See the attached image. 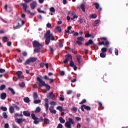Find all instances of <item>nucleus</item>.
Here are the masks:
<instances>
[{
  "label": "nucleus",
  "mask_w": 128,
  "mask_h": 128,
  "mask_svg": "<svg viewBox=\"0 0 128 128\" xmlns=\"http://www.w3.org/2000/svg\"><path fill=\"white\" fill-rule=\"evenodd\" d=\"M44 38H45V44L48 45L50 44L51 40H54V37L52 34L50 33V30H48L46 32L45 34H44Z\"/></svg>",
  "instance_id": "nucleus-1"
},
{
  "label": "nucleus",
  "mask_w": 128,
  "mask_h": 128,
  "mask_svg": "<svg viewBox=\"0 0 128 128\" xmlns=\"http://www.w3.org/2000/svg\"><path fill=\"white\" fill-rule=\"evenodd\" d=\"M31 116L32 120H34V124H38L40 122H42V120H44L42 116H40V118H38L36 116V114H31Z\"/></svg>",
  "instance_id": "nucleus-2"
},
{
  "label": "nucleus",
  "mask_w": 128,
  "mask_h": 128,
  "mask_svg": "<svg viewBox=\"0 0 128 128\" xmlns=\"http://www.w3.org/2000/svg\"><path fill=\"white\" fill-rule=\"evenodd\" d=\"M72 124H74V120L72 118H68V121L65 123V126L66 128H72Z\"/></svg>",
  "instance_id": "nucleus-3"
},
{
  "label": "nucleus",
  "mask_w": 128,
  "mask_h": 128,
  "mask_svg": "<svg viewBox=\"0 0 128 128\" xmlns=\"http://www.w3.org/2000/svg\"><path fill=\"white\" fill-rule=\"evenodd\" d=\"M21 6H22L24 12H26L28 14H30V16H34V13L31 12L30 10H28V5L26 4H21Z\"/></svg>",
  "instance_id": "nucleus-4"
},
{
  "label": "nucleus",
  "mask_w": 128,
  "mask_h": 128,
  "mask_svg": "<svg viewBox=\"0 0 128 128\" xmlns=\"http://www.w3.org/2000/svg\"><path fill=\"white\" fill-rule=\"evenodd\" d=\"M36 80L38 82V86L40 88H42V86H44L46 84V82L42 80L40 77L36 78Z\"/></svg>",
  "instance_id": "nucleus-5"
},
{
  "label": "nucleus",
  "mask_w": 128,
  "mask_h": 128,
  "mask_svg": "<svg viewBox=\"0 0 128 128\" xmlns=\"http://www.w3.org/2000/svg\"><path fill=\"white\" fill-rule=\"evenodd\" d=\"M38 58L36 57H32L30 58L29 59H28L24 63V64L25 66H26V64H30V62H36V60Z\"/></svg>",
  "instance_id": "nucleus-6"
},
{
  "label": "nucleus",
  "mask_w": 128,
  "mask_h": 128,
  "mask_svg": "<svg viewBox=\"0 0 128 128\" xmlns=\"http://www.w3.org/2000/svg\"><path fill=\"white\" fill-rule=\"evenodd\" d=\"M72 56L70 54H68L65 56V60L64 61V63L66 64H68V62L72 61Z\"/></svg>",
  "instance_id": "nucleus-7"
},
{
  "label": "nucleus",
  "mask_w": 128,
  "mask_h": 128,
  "mask_svg": "<svg viewBox=\"0 0 128 128\" xmlns=\"http://www.w3.org/2000/svg\"><path fill=\"white\" fill-rule=\"evenodd\" d=\"M84 40V38L82 36H78L77 38V41L76 42V44L79 46L82 44V42Z\"/></svg>",
  "instance_id": "nucleus-8"
},
{
  "label": "nucleus",
  "mask_w": 128,
  "mask_h": 128,
  "mask_svg": "<svg viewBox=\"0 0 128 128\" xmlns=\"http://www.w3.org/2000/svg\"><path fill=\"white\" fill-rule=\"evenodd\" d=\"M32 44L34 48H40V46H42V44L36 40L33 42Z\"/></svg>",
  "instance_id": "nucleus-9"
},
{
  "label": "nucleus",
  "mask_w": 128,
  "mask_h": 128,
  "mask_svg": "<svg viewBox=\"0 0 128 128\" xmlns=\"http://www.w3.org/2000/svg\"><path fill=\"white\" fill-rule=\"evenodd\" d=\"M55 96L54 94V92H50L49 94V95H48L47 96V98H51L52 100H56V98H54Z\"/></svg>",
  "instance_id": "nucleus-10"
},
{
  "label": "nucleus",
  "mask_w": 128,
  "mask_h": 128,
  "mask_svg": "<svg viewBox=\"0 0 128 128\" xmlns=\"http://www.w3.org/2000/svg\"><path fill=\"white\" fill-rule=\"evenodd\" d=\"M17 80L22 78V71H18L16 72Z\"/></svg>",
  "instance_id": "nucleus-11"
},
{
  "label": "nucleus",
  "mask_w": 128,
  "mask_h": 128,
  "mask_svg": "<svg viewBox=\"0 0 128 128\" xmlns=\"http://www.w3.org/2000/svg\"><path fill=\"white\" fill-rule=\"evenodd\" d=\"M30 6L32 10H34L36 6V2H33L32 4H30Z\"/></svg>",
  "instance_id": "nucleus-12"
},
{
  "label": "nucleus",
  "mask_w": 128,
  "mask_h": 128,
  "mask_svg": "<svg viewBox=\"0 0 128 128\" xmlns=\"http://www.w3.org/2000/svg\"><path fill=\"white\" fill-rule=\"evenodd\" d=\"M94 6H95V8L96 10H98L99 12H100L102 10V8H100V4L98 2H95L94 4Z\"/></svg>",
  "instance_id": "nucleus-13"
},
{
  "label": "nucleus",
  "mask_w": 128,
  "mask_h": 128,
  "mask_svg": "<svg viewBox=\"0 0 128 128\" xmlns=\"http://www.w3.org/2000/svg\"><path fill=\"white\" fill-rule=\"evenodd\" d=\"M0 98L1 100H6V93L3 92L0 94Z\"/></svg>",
  "instance_id": "nucleus-14"
},
{
  "label": "nucleus",
  "mask_w": 128,
  "mask_h": 128,
  "mask_svg": "<svg viewBox=\"0 0 128 128\" xmlns=\"http://www.w3.org/2000/svg\"><path fill=\"white\" fill-rule=\"evenodd\" d=\"M94 44V41L92 40H89L87 42L85 43V46H88L90 44Z\"/></svg>",
  "instance_id": "nucleus-15"
},
{
  "label": "nucleus",
  "mask_w": 128,
  "mask_h": 128,
  "mask_svg": "<svg viewBox=\"0 0 128 128\" xmlns=\"http://www.w3.org/2000/svg\"><path fill=\"white\" fill-rule=\"evenodd\" d=\"M72 30V26H69L68 27V30H65V34H66L68 33H70V30ZM74 31H72V32H70V34H72V32H74Z\"/></svg>",
  "instance_id": "nucleus-16"
},
{
  "label": "nucleus",
  "mask_w": 128,
  "mask_h": 128,
  "mask_svg": "<svg viewBox=\"0 0 128 128\" xmlns=\"http://www.w3.org/2000/svg\"><path fill=\"white\" fill-rule=\"evenodd\" d=\"M15 120L16 122H17L18 124H22V118H15Z\"/></svg>",
  "instance_id": "nucleus-17"
},
{
  "label": "nucleus",
  "mask_w": 128,
  "mask_h": 128,
  "mask_svg": "<svg viewBox=\"0 0 128 128\" xmlns=\"http://www.w3.org/2000/svg\"><path fill=\"white\" fill-rule=\"evenodd\" d=\"M14 118H22V114L16 113L14 116Z\"/></svg>",
  "instance_id": "nucleus-18"
},
{
  "label": "nucleus",
  "mask_w": 128,
  "mask_h": 128,
  "mask_svg": "<svg viewBox=\"0 0 128 128\" xmlns=\"http://www.w3.org/2000/svg\"><path fill=\"white\" fill-rule=\"evenodd\" d=\"M56 110H60V112H66V110H63L62 108V106H58L56 108Z\"/></svg>",
  "instance_id": "nucleus-19"
},
{
  "label": "nucleus",
  "mask_w": 128,
  "mask_h": 128,
  "mask_svg": "<svg viewBox=\"0 0 128 128\" xmlns=\"http://www.w3.org/2000/svg\"><path fill=\"white\" fill-rule=\"evenodd\" d=\"M62 32V27L60 26H58L55 28V32Z\"/></svg>",
  "instance_id": "nucleus-20"
},
{
  "label": "nucleus",
  "mask_w": 128,
  "mask_h": 128,
  "mask_svg": "<svg viewBox=\"0 0 128 128\" xmlns=\"http://www.w3.org/2000/svg\"><path fill=\"white\" fill-rule=\"evenodd\" d=\"M80 58H82V56H76V60L78 62V64H80Z\"/></svg>",
  "instance_id": "nucleus-21"
},
{
  "label": "nucleus",
  "mask_w": 128,
  "mask_h": 128,
  "mask_svg": "<svg viewBox=\"0 0 128 128\" xmlns=\"http://www.w3.org/2000/svg\"><path fill=\"white\" fill-rule=\"evenodd\" d=\"M80 8L82 10V11L84 12H86V9L84 8L86 6L84 4H80Z\"/></svg>",
  "instance_id": "nucleus-22"
},
{
  "label": "nucleus",
  "mask_w": 128,
  "mask_h": 128,
  "mask_svg": "<svg viewBox=\"0 0 128 128\" xmlns=\"http://www.w3.org/2000/svg\"><path fill=\"white\" fill-rule=\"evenodd\" d=\"M38 93L34 92L33 94V98L34 100H36V98H38Z\"/></svg>",
  "instance_id": "nucleus-23"
},
{
  "label": "nucleus",
  "mask_w": 128,
  "mask_h": 128,
  "mask_svg": "<svg viewBox=\"0 0 128 128\" xmlns=\"http://www.w3.org/2000/svg\"><path fill=\"white\" fill-rule=\"evenodd\" d=\"M56 46H59V48H62V46H64V45H62V43L60 41L57 43Z\"/></svg>",
  "instance_id": "nucleus-24"
},
{
  "label": "nucleus",
  "mask_w": 128,
  "mask_h": 128,
  "mask_svg": "<svg viewBox=\"0 0 128 128\" xmlns=\"http://www.w3.org/2000/svg\"><path fill=\"white\" fill-rule=\"evenodd\" d=\"M24 100L26 104H28V102H30V98H28V97L24 98Z\"/></svg>",
  "instance_id": "nucleus-25"
},
{
  "label": "nucleus",
  "mask_w": 128,
  "mask_h": 128,
  "mask_svg": "<svg viewBox=\"0 0 128 128\" xmlns=\"http://www.w3.org/2000/svg\"><path fill=\"white\" fill-rule=\"evenodd\" d=\"M44 124H50V120L46 118H44Z\"/></svg>",
  "instance_id": "nucleus-26"
},
{
  "label": "nucleus",
  "mask_w": 128,
  "mask_h": 128,
  "mask_svg": "<svg viewBox=\"0 0 128 128\" xmlns=\"http://www.w3.org/2000/svg\"><path fill=\"white\" fill-rule=\"evenodd\" d=\"M49 110L50 112H56V110H54V106H50Z\"/></svg>",
  "instance_id": "nucleus-27"
},
{
  "label": "nucleus",
  "mask_w": 128,
  "mask_h": 128,
  "mask_svg": "<svg viewBox=\"0 0 128 128\" xmlns=\"http://www.w3.org/2000/svg\"><path fill=\"white\" fill-rule=\"evenodd\" d=\"M9 110L10 112H14V108L12 106H10L9 108Z\"/></svg>",
  "instance_id": "nucleus-28"
},
{
  "label": "nucleus",
  "mask_w": 128,
  "mask_h": 128,
  "mask_svg": "<svg viewBox=\"0 0 128 128\" xmlns=\"http://www.w3.org/2000/svg\"><path fill=\"white\" fill-rule=\"evenodd\" d=\"M59 120L61 124H64L66 122V120H64V118H62V117H60L59 118Z\"/></svg>",
  "instance_id": "nucleus-29"
},
{
  "label": "nucleus",
  "mask_w": 128,
  "mask_h": 128,
  "mask_svg": "<svg viewBox=\"0 0 128 128\" xmlns=\"http://www.w3.org/2000/svg\"><path fill=\"white\" fill-rule=\"evenodd\" d=\"M83 106L85 110H90V106H86L84 104Z\"/></svg>",
  "instance_id": "nucleus-30"
},
{
  "label": "nucleus",
  "mask_w": 128,
  "mask_h": 128,
  "mask_svg": "<svg viewBox=\"0 0 128 128\" xmlns=\"http://www.w3.org/2000/svg\"><path fill=\"white\" fill-rule=\"evenodd\" d=\"M8 89L9 90H10V92H12V94H16V92H14V89L10 88H8Z\"/></svg>",
  "instance_id": "nucleus-31"
},
{
  "label": "nucleus",
  "mask_w": 128,
  "mask_h": 128,
  "mask_svg": "<svg viewBox=\"0 0 128 128\" xmlns=\"http://www.w3.org/2000/svg\"><path fill=\"white\" fill-rule=\"evenodd\" d=\"M35 52H40V48H36L34 50Z\"/></svg>",
  "instance_id": "nucleus-32"
},
{
  "label": "nucleus",
  "mask_w": 128,
  "mask_h": 128,
  "mask_svg": "<svg viewBox=\"0 0 128 128\" xmlns=\"http://www.w3.org/2000/svg\"><path fill=\"white\" fill-rule=\"evenodd\" d=\"M19 86L20 88H24L26 84H24V82H22L21 83H19Z\"/></svg>",
  "instance_id": "nucleus-33"
},
{
  "label": "nucleus",
  "mask_w": 128,
  "mask_h": 128,
  "mask_svg": "<svg viewBox=\"0 0 128 128\" xmlns=\"http://www.w3.org/2000/svg\"><path fill=\"white\" fill-rule=\"evenodd\" d=\"M6 88V85L2 84L0 86V90H4Z\"/></svg>",
  "instance_id": "nucleus-34"
},
{
  "label": "nucleus",
  "mask_w": 128,
  "mask_h": 128,
  "mask_svg": "<svg viewBox=\"0 0 128 128\" xmlns=\"http://www.w3.org/2000/svg\"><path fill=\"white\" fill-rule=\"evenodd\" d=\"M0 110H3V112H6V110H8V108H6V107L4 106L0 107Z\"/></svg>",
  "instance_id": "nucleus-35"
},
{
  "label": "nucleus",
  "mask_w": 128,
  "mask_h": 128,
  "mask_svg": "<svg viewBox=\"0 0 128 128\" xmlns=\"http://www.w3.org/2000/svg\"><path fill=\"white\" fill-rule=\"evenodd\" d=\"M107 50H108V48H102L101 49V52H102L105 53L106 52Z\"/></svg>",
  "instance_id": "nucleus-36"
},
{
  "label": "nucleus",
  "mask_w": 128,
  "mask_h": 128,
  "mask_svg": "<svg viewBox=\"0 0 128 128\" xmlns=\"http://www.w3.org/2000/svg\"><path fill=\"white\" fill-rule=\"evenodd\" d=\"M2 41L4 42H8V37L6 36H4L2 38Z\"/></svg>",
  "instance_id": "nucleus-37"
},
{
  "label": "nucleus",
  "mask_w": 128,
  "mask_h": 128,
  "mask_svg": "<svg viewBox=\"0 0 128 128\" xmlns=\"http://www.w3.org/2000/svg\"><path fill=\"white\" fill-rule=\"evenodd\" d=\"M24 2L25 3H21V4H28V2H32V0H23Z\"/></svg>",
  "instance_id": "nucleus-38"
},
{
  "label": "nucleus",
  "mask_w": 128,
  "mask_h": 128,
  "mask_svg": "<svg viewBox=\"0 0 128 128\" xmlns=\"http://www.w3.org/2000/svg\"><path fill=\"white\" fill-rule=\"evenodd\" d=\"M106 54H104V52H101L100 54V58H106Z\"/></svg>",
  "instance_id": "nucleus-39"
},
{
  "label": "nucleus",
  "mask_w": 128,
  "mask_h": 128,
  "mask_svg": "<svg viewBox=\"0 0 128 128\" xmlns=\"http://www.w3.org/2000/svg\"><path fill=\"white\" fill-rule=\"evenodd\" d=\"M40 107H37L35 110V112H40Z\"/></svg>",
  "instance_id": "nucleus-40"
},
{
  "label": "nucleus",
  "mask_w": 128,
  "mask_h": 128,
  "mask_svg": "<svg viewBox=\"0 0 128 128\" xmlns=\"http://www.w3.org/2000/svg\"><path fill=\"white\" fill-rule=\"evenodd\" d=\"M38 12L40 14H46V12L44 11V10H40V8H38L37 10Z\"/></svg>",
  "instance_id": "nucleus-41"
},
{
  "label": "nucleus",
  "mask_w": 128,
  "mask_h": 128,
  "mask_svg": "<svg viewBox=\"0 0 128 128\" xmlns=\"http://www.w3.org/2000/svg\"><path fill=\"white\" fill-rule=\"evenodd\" d=\"M45 86L46 88L48 90H50V86L48 84H45V86Z\"/></svg>",
  "instance_id": "nucleus-42"
},
{
  "label": "nucleus",
  "mask_w": 128,
  "mask_h": 128,
  "mask_svg": "<svg viewBox=\"0 0 128 128\" xmlns=\"http://www.w3.org/2000/svg\"><path fill=\"white\" fill-rule=\"evenodd\" d=\"M24 114L25 116H30V112H24Z\"/></svg>",
  "instance_id": "nucleus-43"
},
{
  "label": "nucleus",
  "mask_w": 128,
  "mask_h": 128,
  "mask_svg": "<svg viewBox=\"0 0 128 128\" xmlns=\"http://www.w3.org/2000/svg\"><path fill=\"white\" fill-rule=\"evenodd\" d=\"M18 26H16L14 27V30H16L18 28H20V22H18Z\"/></svg>",
  "instance_id": "nucleus-44"
},
{
  "label": "nucleus",
  "mask_w": 128,
  "mask_h": 128,
  "mask_svg": "<svg viewBox=\"0 0 128 128\" xmlns=\"http://www.w3.org/2000/svg\"><path fill=\"white\" fill-rule=\"evenodd\" d=\"M40 100H34V102L36 104H40Z\"/></svg>",
  "instance_id": "nucleus-45"
},
{
  "label": "nucleus",
  "mask_w": 128,
  "mask_h": 128,
  "mask_svg": "<svg viewBox=\"0 0 128 128\" xmlns=\"http://www.w3.org/2000/svg\"><path fill=\"white\" fill-rule=\"evenodd\" d=\"M50 10L51 12H56V10H54V7H52L50 8Z\"/></svg>",
  "instance_id": "nucleus-46"
},
{
  "label": "nucleus",
  "mask_w": 128,
  "mask_h": 128,
  "mask_svg": "<svg viewBox=\"0 0 128 128\" xmlns=\"http://www.w3.org/2000/svg\"><path fill=\"white\" fill-rule=\"evenodd\" d=\"M100 22L98 21V20H96L94 22V26H97L98 24Z\"/></svg>",
  "instance_id": "nucleus-47"
},
{
  "label": "nucleus",
  "mask_w": 128,
  "mask_h": 128,
  "mask_svg": "<svg viewBox=\"0 0 128 128\" xmlns=\"http://www.w3.org/2000/svg\"><path fill=\"white\" fill-rule=\"evenodd\" d=\"M70 66H72V67L74 66V62H72V60L70 61Z\"/></svg>",
  "instance_id": "nucleus-48"
},
{
  "label": "nucleus",
  "mask_w": 128,
  "mask_h": 128,
  "mask_svg": "<svg viewBox=\"0 0 128 128\" xmlns=\"http://www.w3.org/2000/svg\"><path fill=\"white\" fill-rule=\"evenodd\" d=\"M90 18H96V14H92V15H90Z\"/></svg>",
  "instance_id": "nucleus-49"
},
{
  "label": "nucleus",
  "mask_w": 128,
  "mask_h": 128,
  "mask_svg": "<svg viewBox=\"0 0 128 128\" xmlns=\"http://www.w3.org/2000/svg\"><path fill=\"white\" fill-rule=\"evenodd\" d=\"M2 116L4 118H8V114H6V112H4L2 114Z\"/></svg>",
  "instance_id": "nucleus-50"
},
{
  "label": "nucleus",
  "mask_w": 128,
  "mask_h": 128,
  "mask_svg": "<svg viewBox=\"0 0 128 128\" xmlns=\"http://www.w3.org/2000/svg\"><path fill=\"white\" fill-rule=\"evenodd\" d=\"M45 108H46V110H48V103H46Z\"/></svg>",
  "instance_id": "nucleus-51"
},
{
  "label": "nucleus",
  "mask_w": 128,
  "mask_h": 128,
  "mask_svg": "<svg viewBox=\"0 0 128 128\" xmlns=\"http://www.w3.org/2000/svg\"><path fill=\"white\" fill-rule=\"evenodd\" d=\"M85 102H86V99H84L82 100V101L80 103V104H85Z\"/></svg>",
  "instance_id": "nucleus-52"
},
{
  "label": "nucleus",
  "mask_w": 128,
  "mask_h": 128,
  "mask_svg": "<svg viewBox=\"0 0 128 128\" xmlns=\"http://www.w3.org/2000/svg\"><path fill=\"white\" fill-rule=\"evenodd\" d=\"M60 100L62 102H64V96L60 95Z\"/></svg>",
  "instance_id": "nucleus-53"
},
{
  "label": "nucleus",
  "mask_w": 128,
  "mask_h": 128,
  "mask_svg": "<svg viewBox=\"0 0 128 128\" xmlns=\"http://www.w3.org/2000/svg\"><path fill=\"white\" fill-rule=\"evenodd\" d=\"M98 104L100 108H102V110L104 109V108L102 107V102H98Z\"/></svg>",
  "instance_id": "nucleus-54"
},
{
  "label": "nucleus",
  "mask_w": 128,
  "mask_h": 128,
  "mask_svg": "<svg viewBox=\"0 0 128 128\" xmlns=\"http://www.w3.org/2000/svg\"><path fill=\"white\" fill-rule=\"evenodd\" d=\"M22 54L23 56H28V53L26 52H22Z\"/></svg>",
  "instance_id": "nucleus-55"
},
{
  "label": "nucleus",
  "mask_w": 128,
  "mask_h": 128,
  "mask_svg": "<svg viewBox=\"0 0 128 128\" xmlns=\"http://www.w3.org/2000/svg\"><path fill=\"white\" fill-rule=\"evenodd\" d=\"M114 52L116 56H118V49L116 48L115 49Z\"/></svg>",
  "instance_id": "nucleus-56"
},
{
  "label": "nucleus",
  "mask_w": 128,
  "mask_h": 128,
  "mask_svg": "<svg viewBox=\"0 0 128 128\" xmlns=\"http://www.w3.org/2000/svg\"><path fill=\"white\" fill-rule=\"evenodd\" d=\"M50 104L52 106H56V103L54 101L51 102Z\"/></svg>",
  "instance_id": "nucleus-57"
},
{
  "label": "nucleus",
  "mask_w": 128,
  "mask_h": 128,
  "mask_svg": "<svg viewBox=\"0 0 128 128\" xmlns=\"http://www.w3.org/2000/svg\"><path fill=\"white\" fill-rule=\"evenodd\" d=\"M6 72V70L4 69L0 68V74H2L3 72Z\"/></svg>",
  "instance_id": "nucleus-58"
},
{
  "label": "nucleus",
  "mask_w": 128,
  "mask_h": 128,
  "mask_svg": "<svg viewBox=\"0 0 128 128\" xmlns=\"http://www.w3.org/2000/svg\"><path fill=\"white\" fill-rule=\"evenodd\" d=\"M56 128H62V124H59Z\"/></svg>",
  "instance_id": "nucleus-59"
},
{
  "label": "nucleus",
  "mask_w": 128,
  "mask_h": 128,
  "mask_svg": "<svg viewBox=\"0 0 128 128\" xmlns=\"http://www.w3.org/2000/svg\"><path fill=\"white\" fill-rule=\"evenodd\" d=\"M14 108L17 110H20V107H18V106L15 105L14 106Z\"/></svg>",
  "instance_id": "nucleus-60"
},
{
  "label": "nucleus",
  "mask_w": 128,
  "mask_h": 128,
  "mask_svg": "<svg viewBox=\"0 0 128 128\" xmlns=\"http://www.w3.org/2000/svg\"><path fill=\"white\" fill-rule=\"evenodd\" d=\"M90 36H92V35L90 34H87L85 35V38H90Z\"/></svg>",
  "instance_id": "nucleus-61"
},
{
  "label": "nucleus",
  "mask_w": 128,
  "mask_h": 128,
  "mask_svg": "<svg viewBox=\"0 0 128 128\" xmlns=\"http://www.w3.org/2000/svg\"><path fill=\"white\" fill-rule=\"evenodd\" d=\"M45 66L44 63H40V68H44Z\"/></svg>",
  "instance_id": "nucleus-62"
},
{
  "label": "nucleus",
  "mask_w": 128,
  "mask_h": 128,
  "mask_svg": "<svg viewBox=\"0 0 128 128\" xmlns=\"http://www.w3.org/2000/svg\"><path fill=\"white\" fill-rule=\"evenodd\" d=\"M72 110L73 112H76V110H78V108L74 107L72 108Z\"/></svg>",
  "instance_id": "nucleus-63"
},
{
  "label": "nucleus",
  "mask_w": 128,
  "mask_h": 128,
  "mask_svg": "<svg viewBox=\"0 0 128 128\" xmlns=\"http://www.w3.org/2000/svg\"><path fill=\"white\" fill-rule=\"evenodd\" d=\"M8 126H9L8 124H5L4 126V128H8Z\"/></svg>",
  "instance_id": "nucleus-64"
}]
</instances>
